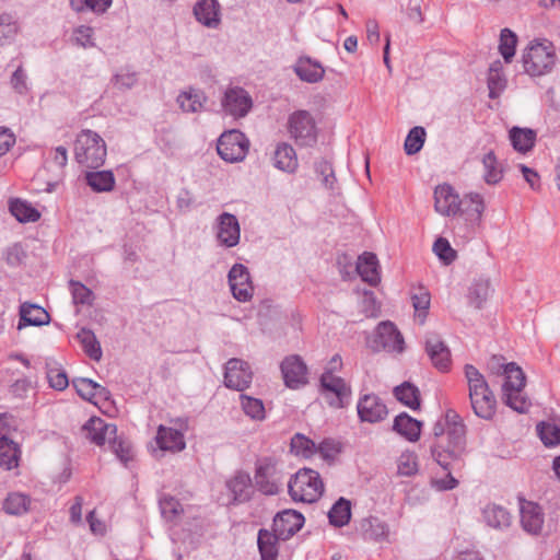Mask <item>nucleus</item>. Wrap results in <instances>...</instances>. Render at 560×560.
Here are the masks:
<instances>
[{
  "instance_id": "1",
  "label": "nucleus",
  "mask_w": 560,
  "mask_h": 560,
  "mask_svg": "<svg viewBox=\"0 0 560 560\" xmlns=\"http://www.w3.org/2000/svg\"><path fill=\"white\" fill-rule=\"evenodd\" d=\"M468 396L475 415L490 420L495 413L497 400L485 376L471 364L464 366Z\"/></svg>"
},
{
  "instance_id": "2",
  "label": "nucleus",
  "mask_w": 560,
  "mask_h": 560,
  "mask_svg": "<svg viewBox=\"0 0 560 560\" xmlns=\"http://www.w3.org/2000/svg\"><path fill=\"white\" fill-rule=\"evenodd\" d=\"M106 155V143L98 133L83 129L77 136L74 159L79 164L88 168H98L104 164Z\"/></svg>"
},
{
  "instance_id": "3",
  "label": "nucleus",
  "mask_w": 560,
  "mask_h": 560,
  "mask_svg": "<svg viewBox=\"0 0 560 560\" xmlns=\"http://www.w3.org/2000/svg\"><path fill=\"white\" fill-rule=\"evenodd\" d=\"M445 442L441 440L432 447L434 460L445 470H450V460L457 462L466 448L465 425L463 423L448 424Z\"/></svg>"
},
{
  "instance_id": "4",
  "label": "nucleus",
  "mask_w": 560,
  "mask_h": 560,
  "mask_svg": "<svg viewBox=\"0 0 560 560\" xmlns=\"http://www.w3.org/2000/svg\"><path fill=\"white\" fill-rule=\"evenodd\" d=\"M289 493L294 501L313 503L324 492L319 474L311 468L300 469L288 483Z\"/></svg>"
},
{
  "instance_id": "5",
  "label": "nucleus",
  "mask_w": 560,
  "mask_h": 560,
  "mask_svg": "<svg viewBox=\"0 0 560 560\" xmlns=\"http://www.w3.org/2000/svg\"><path fill=\"white\" fill-rule=\"evenodd\" d=\"M525 71L533 77L550 72L556 63L552 43L548 40L533 42L523 54Z\"/></svg>"
},
{
  "instance_id": "6",
  "label": "nucleus",
  "mask_w": 560,
  "mask_h": 560,
  "mask_svg": "<svg viewBox=\"0 0 560 560\" xmlns=\"http://www.w3.org/2000/svg\"><path fill=\"white\" fill-rule=\"evenodd\" d=\"M288 131L299 147L311 148L317 142L318 129L307 110H296L289 116Z\"/></svg>"
},
{
  "instance_id": "7",
  "label": "nucleus",
  "mask_w": 560,
  "mask_h": 560,
  "mask_svg": "<svg viewBox=\"0 0 560 560\" xmlns=\"http://www.w3.org/2000/svg\"><path fill=\"white\" fill-rule=\"evenodd\" d=\"M283 483V474L271 458H262L256 463L254 486L265 495H276Z\"/></svg>"
},
{
  "instance_id": "8",
  "label": "nucleus",
  "mask_w": 560,
  "mask_h": 560,
  "mask_svg": "<svg viewBox=\"0 0 560 560\" xmlns=\"http://www.w3.org/2000/svg\"><path fill=\"white\" fill-rule=\"evenodd\" d=\"M249 142L238 130L223 132L217 144L218 154L229 163L243 161L248 152Z\"/></svg>"
},
{
  "instance_id": "9",
  "label": "nucleus",
  "mask_w": 560,
  "mask_h": 560,
  "mask_svg": "<svg viewBox=\"0 0 560 560\" xmlns=\"http://www.w3.org/2000/svg\"><path fill=\"white\" fill-rule=\"evenodd\" d=\"M320 393L329 406L343 408L351 390L343 378L336 376L331 371H325L320 376Z\"/></svg>"
},
{
  "instance_id": "10",
  "label": "nucleus",
  "mask_w": 560,
  "mask_h": 560,
  "mask_svg": "<svg viewBox=\"0 0 560 560\" xmlns=\"http://www.w3.org/2000/svg\"><path fill=\"white\" fill-rule=\"evenodd\" d=\"M229 285L235 300L247 302L253 298L254 287L249 270L242 264H235L228 275Z\"/></svg>"
},
{
  "instance_id": "11",
  "label": "nucleus",
  "mask_w": 560,
  "mask_h": 560,
  "mask_svg": "<svg viewBox=\"0 0 560 560\" xmlns=\"http://www.w3.org/2000/svg\"><path fill=\"white\" fill-rule=\"evenodd\" d=\"M225 114L235 118L245 117L253 106L250 95L240 86L229 88L221 101Z\"/></svg>"
},
{
  "instance_id": "12",
  "label": "nucleus",
  "mask_w": 560,
  "mask_h": 560,
  "mask_svg": "<svg viewBox=\"0 0 560 560\" xmlns=\"http://www.w3.org/2000/svg\"><path fill=\"white\" fill-rule=\"evenodd\" d=\"M375 350H385L387 352L401 353L405 350V340L400 331L392 322H382L377 325L375 340Z\"/></svg>"
},
{
  "instance_id": "13",
  "label": "nucleus",
  "mask_w": 560,
  "mask_h": 560,
  "mask_svg": "<svg viewBox=\"0 0 560 560\" xmlns=\"http://www.w3.org/2000/svg\"><path fill=\"white\" fill-rule=\"evenodd\" d=\"M252 380L253 373L247 362L235 358L226 362L224 372L226 387L242 392L250 385Z\"/></svg>"
},
{
  "instance_id": "14",
  "label": "nucleus",
  "mask_w": 560,
  "mask_h": 560,
  "mask_svg": "<svg viewBox=\"0 0 560 560\" xmlns=\"http://www.w3.org/2000/svg\"><path fill=\"white\" fill-rule=\"evenodd\" d=\"M361 421L375 423L384 420L388 413L386 405L375 394L363 395L357 405Z\"/></svg>"
},
{
  "instance_id": "15",
  "label": "nucleus",
  "mask_w": 560,
  "mask_h": 560,
  "mask_svg": "<svg viewBox=\"0 0 560 560\" xmlns=\"http://www.w3.org/2000/svg\"><path fill=\"white\" fill-rule=\"evenodd\" d=\"M304 524V516L294 510H284L279 512L272 523V532L281 540H287L299 532Z\"/></svg>"
},
{
  "instance_id": "16",
  "label": "nucleus",
  "mask_w": 560,
  "mask_h": 560,
  "mask_svg": "<svg viewBox=\"0 0 560 560\" xmlns=\"http://www.w3.org/2000/svg\"><path fill=\"white\" fill-rule=\"evenodd\" d=\"M217 237L221 245L231 248L240 243L241 229L237 218L229 212L221 213L217 219Z\"/></svg>"
},
{
  "instance_id": "17",
  "label": "nucleus",
  "mask_w": 560,
  "mask_h": 560,
  "mask_svg": "<svg viewBox=\"0 0 560 560\" xmlns=\"http://www.w3.org/2000/svg\"><path fill=\"white\" fill-rule=\"evenodd\" d=\"M284 384L289 388H298L307 383V368L299 355L287 357L281 363Z\"/></svg>"
},
{
  "instance_id": "18",
  "label": "nucleus",
  "mask_w": 560,
  "mask_h": 560,
  "mask_svg": "<svg viewBox=\"0 0 560 560\" xmlns=\"http://www.w3.org/2000/svg\"><path fill=\"white\" fill-rule=\"evenodd\" d=\"M425 352L438 370L442 372L448 370L451 365V352L439 335L432 332L427 335Z\"/></svg>"
},
{
  "instance_id": "19",
  "label": "nucleus",
  "mask_w": 560,
  "mask_h": 560,
  "mask_svg": "<svg viewBox=\"0 0 560 560\" xmlns=\"http://www.w3.org/2000/svg\"><path fill=\"white\" fill-rule=\"evenodd\" d=\"M434 208L443 215H456L460 212V199L453 187L444 184L434 190Z\"/></svg>"
},
{
  "instance_id": "20",
  "label": "nucleus",
  "mask_w": 560,
  "mask_h": 560,
  "mask_svg": "<svg viewBox=\"0 0 560 560\" xmlns=\"http://www.w3.org/2000/svg\"><path fill=\"white\" fill-rule=\"evenodd\" d=\"M86 439L96 445H103L105 442H112L117 433V427L114 423H107L98 417H92L83 425Z\"/></svg>"
},
{
  "instance_id": "21",
  "label": "nucleus",
  "mask_w": 560,
  "mask_h": 560,
  "mask_svg": "<svg viewBox=\"0 0 560 560\" xmlns=\"http://www.w3.org/2000/svg\"><path fill=\"white\" fill-rule=\"evenodd\" d=\"M521 524L529 534H538L544 524V515L538 504L524 501L521 503Z\"/></svg>"
},
{
  "instance_id": "22",
  "label": "nucleus",
  "mask_w": 560,
  "mask_h": 560,
  "mask_svg": "<svg viewBox=\"0 0 560 560\" xmlns=\"http://www.w3.org/2000/svg\"><path fill=\"white\" fill-rule=\"evenodd\" d=\"M155 440L163 451L180 452L186 446L184 434L179 430L164 425L159 427Z\"/></svg>"
},
{
  "instance_id": "23",
  "label": "nucleus",
  "mask_w": 560,
  "mask_h": 560,
  "mask_svg": "<svg viewBox=\"0 0 560 560\" xmlns=\"http://www.w3.org/2000/svg\"><path fill=\"white\" fill-rule=\"evenodd\" d=\"M357 271L363 281L371 285H376L381 281L378 272V260L373 253H363L358 258Z\"/></svg>"
},
{
  "instance_id": "24",
  "label": "nucleus",
  "mask_w": 560,
  "mask_h": 560,
  "mask_svg": "<svg viewBox=\"0 0 560 560\" xmlns=\"http://www.w3.org/2000/svg\"><path fill=\"white\" fill-rule=\"evenodd\" d=\"M207 100L203 91L189 88L178 94L176 102L185 113H199L203 109Z\"/></svg>"
},
{
  "instance_id": "25",
  "label": "nucleus",
  "mask_w": 560,
  "mask_h": 560,
  "mask_svg": "<svg viewBox=\"0 0 560 560\" xmlns=\"http://www.w3.org/2000/svg\"><path fill=\"white\" fill-rule=\"evenodd\" d=\"M537 133L534 129L512 127L509 130V139L513 149L520 153H527L533 150Z\"/></svg>"
},
{
  "instance_id": "26",
  "label": "nucleus",
  "mask_w": 560,
  "mask_h": 560,
  "mask_svg": "<svg viewBox=\"0 0 560 560\" xmlns=\"http://www.w3.org/2000/svg\"><path fill=\"white\" fill-rule=\"evenodd\" d=\"M273 164L282 172H287L289 174L294 173L299 163L293 147L285 142L278 144L273 154Z\"/></svg>"
},
{
  "instance_id": "27",
  "label": "nucleus",
  "mask_w": 560,
  "mask_h": 560,
  "mask_svg": "<svg viewBox=\"0 0 560 560\" xmlns=\"http://www.w3.org/2000/svg\"><path fill=\"white\" fill-rule=\"evenodd\" d=\"M196 19L207 27L214 28L219 25V4L215 0H199L195 8Z\"/></svg>"
},
{
  "instance_id": "28",
  "label": "nucleus",
  "mask_w": 560,
  "mask_h": 560,
  "mask_svg": "<svg viewBox=\"0 0 560 560\" xmlns=\"http://www.w3.org/2000/svg\"><path fill=\"white\" fill-rule=\"evenodd\" d=\"M280 539L281 538L271 530L265 528L259 529L257 544L261 560H277Z\"/></svg>"
},
{
  "instance_id": "29",
  "label": "nucleus",
  "mask_w": 560,
  "mask_h": 560,
  "mask_svg": "<svg viewBox=\"0 0 560 560\" xmlns=\"http://www.w3.org/2000/svg\"><path fill=\"white\" fill-rule=\"evenodd\" d=\"M393 430L410 442H416L420 438L421 422L410 417L406 412L398 415L393 424Z\"/></svg>"
},
{
  "instance_id": "30",
  "label": "nucleus",
  "mask_w": 560,
  "mask_h": 560,
  "mask_svg": "<svg viewBox=\"0 0 560 560\" xmlns=\"http://www.w3.org/2000/svg\"><path fill=\"white\" fill-rule=\"evenodd\" d=\"M226 486L233 494V502L243 503L250 499L252 479L248 474L237 472Z\"/></svg>"
},
{
  "instance_id": "31",
  "label": "nucleus",
  "mask_w": 560,
  "mask_h": 560,
  "mask_svg": "<svg viewBox=\"0 0 560 560\" xmlns=\"http://www.w3.org/2000/svg\"><path fill=\"white\" fill-rule=\"evenodd\" d=\"M20 316L19 329H21L23 325H46L50 319L49 314L42 306L28 303L21 305Z\"/></svg>"
},
{
  "instance_id": "32",
  "label": "nucleus",
  "mask_w": 560,
  "mask_h": 560,
  "mask_svg": "<svg viewBox=\"0 0 560 560\" xmlns=\"http://www.w3.org/2000/svg\"><path fill=\"white\" fill-rule=\"evenodd\" d=\"M294 71L302 81L308 83H316L320 81L325 73L324 68L318 62L312 61L310 58L299 59L294 67Z\"/></svg>"
},
{
  "instance_id": "33",
  "label": "nucleus",
  "mask_w": 560,
  "mask_h": 560,
  "mask_svg": "<svg viewBox=\"0 0 560 560\" xmlns=\"http://www.w3.org/2000/svg\"><path fill=\"white\" fill-rule=\"evenodd\" d=\"M482 517L488 526L498 529L509 527L511 524L510 513L497 504H488L482 510Z\"/></svg>"
},
{
  "instance_id": "34",
  "label": "nucleus",
  "mask_w": 560,
  "mask_h": 560,
  "mask_svg": "<svg viewBox=\"0 0 560 560\" xmlns=\"http://www.w3.org/2000/svg\"><path fill=\"white\" fill-rule=\"evenodd\" d=\"M500 369H502V375L505 376V381L502 385V392L511 389H523L525 387V374L516 363H506L505 365H500Z\"/></svg>"
},
{
  "instance_id": "35",
  "label": "nucleus",
  "mask_w": 560,
  "mask_h": 560,
  "mask_svg": "<svg viewBox=\"0 0 560 560\" xmlns=\"http://www.w3.org/2000/svg\"><path fill=\"white\" fill-rule=\"evenodd\" d=\"M351 518V502L348 499L339 498L328 512L329 524L335 527L346 526Z\"/></svg>"
},
{
  "instance_id": "36",
  "label": "nucleus",
  "mask_w": 560,
  "mask_h": 560,
  "mask_svg": "<svg viewBox=\"0 0 560 560\" xmlns=\"http://www.w3.org/2000/svg\"><path fill=\"white\" fill-rule=\"evenodd\" d=\"M85 180L96 192L110 191L115 186V177L110 171L88 172Z\"/></svg>"
},
{
  "instance_id": "37",
  "label": "nucleus",
  "mask_w": 560,
  "mask_h": 560,
  "mask_svg": "<svg viewBox=\"0 0 560 560\" xmlns=\"http://www.w3.org/2000/svg\"><path fill=\"white\" fill-rule=\"evenodd\" d=\"M20 450L18 444L5 436L0 438V467L8 470L18 467Z\"/></svg>"
},
{
  "instance_id": "38",
  "label": "nucleus",
  "mask_w": 560,
  "mask_h": 560,
  "mask_svg": "<svg viewBox=\"0 0 560 560\" xmlns=\"http://www.w3.org/2000/svg\"><path fill=\"white\" fill-rule=\"evenodd\" d=\"M394 395L401 404L412 410L420 408V393L419 389L409 382H405L394 389Z\"/></svg>"
},
{
  "instance_id": "39",
  "label": "nucleus",
  "mask_w": 560,
  "mask_h": 560,
  "mask_svg": "<svg viewBox=\"0 0 560 560\" xmlns=\"http://www.w3.org/2000/svg\"><path fill=\"white\" fill-rule=\"evenodd\" d=\"M481 163L483 165V179L488 185H495L503 178V172L499 167L497 156L493 151L486 153Z\"/></svg>"
},
{
  "instance_id": "40",
  "label": "nucleus",
  "mask_w": 560,
  "mask_h": 560,
  "mask_svg": "<svg viewBox=\"0 0 560 560\" xmlns=\"http://www.w3.org/2000/svg\"><path fill=\"white\" fill-rule=\"evenodd\" d=\"M485 210L483 198L478 192H469L460 200V212L479 220Z\"/></svg>"
},
{
  "instance_id": "41",
  "label": "nucleus",
  "mask_w": 560,
  "mask_h": 560,
  "mask_svg": "<svg viewBox=\"0 0 560 560\" xmlns=\"http://www.w3.org/2000/svg\"><path fill=\"white\" fill-rule=\"evenodd\" d=\"M10 212L20 222H35L40 217L34 207L20 199L10 202Z\"/></svg>"
},
{
  "instance_id": "42",
  "label": "nucleus",
  "mask_w": 560,
  "mask_h": 560,
  "mask_svg": "<svg viewBox=\"0 0 560 560\" xmlns=\"http://www.w3.org/2000/svg\"><path fill=\"white\" fill-rule=\"evenodd\" d=\"M78 339L83 346L85 353L94 361L102 359V348L94 332L90 329L82 328L78 335Z\"/></svg>"
},
{
  "instance_id": "43",
  "label": "nucleus",
  "mask_w": 560,
  "mask_h": 560,
  "mask_svg": "<svg viewBox=\"0 0 560 560\" xmlns=\"http://www.w3.org/2000/svg\"><path fill=\"white\" fill-rule=\"evenodd\" d=\"M411 301L416 313V319L420 325H423L430 308L431 295L425 289L419 288L417 292L412 293Z\"/></svg>"
},
{
  "instance_id": "44",
  "label": "nucleus",
  "mask_w": 560,
  "mask_h": 560,
  "mask_svg": "<svg viewBox=\"0 0 560 560\" xmlns=\"http://www.w3.org/2000/svg\"><path fill=\"white\" fill-rule=\"evenodd\" d=\"M290 447L292 453L305 458H310L317 453V444L301 433L293 435Z\"/></svg>"
},
{
  "instance_id": "45",
  "label": "nucleus",
  "mask_w": 560,
  "mask_h": 560,
  "mask_svg": "<svg viewBox=\"0 0 560 560\" xmlns=\"http://www.w3.org/2000/svg\"><path fill=\"white\" fill-rule=\"evenodd\" d=\"M536 430L545 446L552 447L560 444V427L556 423L541 421Z\"/></svg>"
},
{
  "instance_id": "46",
  "label": "nucleus",
  "mask_w": 560,
  "mask_h": 560,
  "mask_svg": "<svg viewBox=\"0 0 560 560\" xmlns=\"http://www.w3.org/2000/svg\"><path fill=\"white\" fill-rule=\"evenodd\" d=\"M491 291L490 280L479 278L475 280L469 289V299L477 308H480L483 302L489 298Z\"/></svg>"
},
{
  "instance_id": "47",
  "label": "nucleus",
  "mask_w": 560,
  "mask_h": 560,
  "mask_svg": "<svg viewBox=\"0 0 560 560\" xmlns=\"http://www.w3.org/2000/svg\"><path fill=\"white\" fill-rule=\"evenodd\" d=\"M19 32L14 18L9 13L0 14V46L10 45Z\"/></svg>"
},
{
  "instance_id": "48",
  "label": "nucleus",
  "mask_w": 560,
  "mask_h": 560,
  "mask_svg": "<svg viewBox=\"0 0 560 560\" xmlns=\"http://www.w3.org/2000/svg\"><path fill=\"white\" fill-rule=\"evenodd\" d=\"M366 539L380 541L385 539L388 534V527L385 523L375 517L364 520L361 525Z\"/></svg>"
},
{
  "instance_id": "49",
  "label": "nucleus",
  "mask_w": 560,
  "mask_h": 560,
  "mask_svg": "<svg viewBox=\"0 0 560 560\" xmlns=\"http://www.w3.org/2000/svg\"><path fill=\"white\" fill-rule=\"evenodd\" d=\"M517 44V36L510 28H503L500 33L499 51L505 62H511Z\"/></svg>"
},
{
  "instance_id": "50",
  "label": "nucleus",
  "mask_w": 560,
  "mask_h": 560,
  "mask_svg": "<svg viewBox=\"0 0 560 560\" xmlns=\"http://www.w3.org/2000/svg\"><path fill=\"white\" fill-rule=\"evenodd\" d=\"M30 499L20 492L10 493L3 502V510L8 514L20 515L27 511Z\"/></svg>"
},
{
  "instance_id": "51",
  "label": "nucleus",
  "mask_w": 560,
  "mask_h": 560,
  "mask_svg": "<svg viewBox=\"0 0 560 560\" xmlns=\"http://www.w3.org/2000/svg\"><path fill=\"white\" fill-rule=\"evenodd\" d=\"M159 504L162 516L168 522L176 521L184 512L180 502L171 495L161 497Z\"/></svg>"
},
{
  "instance_id": "52",
  "label": "nucleus",
  "mask_w": 560,
  "mask_h": 560,
  "mask_svg": "<svg viewBox=\"0 0 560 560\" xmlns=\"http://www.w3.org/2000/svg\"><path fill=\"white\" fill-rule=\"evenodd\" d=\"M424 139L425 130L423 127L416 126L410 129L404 144L406 154L412 155L418 153L423 147Z\"/></svg>"
},
{
  "instance_id": "53",
  "label": "nucleus",
  "mask_w": 560,
  "mask_h": 560,
  "mask_svg": "<svg viewBox=\"0 0 560 560\" xmlns=\"http://www.w3.org/2000/svg\"><path fill=\"white\" fill-rule=\"evenodd\" d=\"M503 400L509 407L518 413L527 412L530 406L527 397L523 395V389L503 390Z\"/></svg>"
},
{
  "instance_id": "54",
  "label": "nucleus",
  "mask_w": 560,
  "mask_h": 560,
  "mask_svg": "<svg viewBox=\"0 0 560 560\" xmlns=\"http://www.w3.org/2000/svg\"><path fill=\"white\" fill-rule=\"evenodd\" d=\"M241 405L245 415L253 420H262L265 418V407L260 399L247 395H241Z\"/></svg>"
},
{
  "instance_id": "55",
  "label": "nucleus",
  "mask_w": 560,
  "mask_h": 560,
  "mask_svg": "<svg viewBox=\"0 0 560 560\" xmlns=\"http://www.w3.org/2000/svg\"><path fill=\"white\" fill-rule=\"evenodd\" d=\"M74 11L91 10L95 13H104L110 5L112 0H69Z\"/></svg>"
},
{
  "instance_id": "56",
  "label": "nucleus",
  "mask_w": 560,
  "mask_h": 560,
  "mask_svg": "<svg viewBox=\"0 0 560 560\" xmlns=\"http://www.w3.org/2000/svg\"><path fill=\"white\" fill-rule=\"evenodd\" d=\"M112 451L116 454L121 463L127 465L129 460L133 457L132 445L130 442L122 440L121 438L115 434V438L112 439V442H108Z\"/></svg>"
},
{
  "instance_id": "57",
  "label": "nucleus",
  "mask_w": 560,
  "mask_h": 560,
  "mask_svg": "<svg viewBox=\"0 0 560 560\" xmlns=\"http://www.w3.org/2000/svg\"><path fill=\"white\" fill-rule=\"evenodd\" d=\"M72 386L79 396L83 399L92 401L97 392V383L85 377H78L72 381Z\"/></svg>"
},
{
  "instance_id": "58",
  "label": "nucleus",
  "mask_w": 560,
  "mask_h": 560,
  "mask_svg": "<svg viewBox=\"0 0 560 560\" xmlns=\"http://www.w3.org/2000/svg\"><path fill=\"white\" fill-rule=\"evenodd\" d=\"M72 300L74 304L91 305L93 301V292L83 283L74 280L69 282Z\"/></svg>"
},
{
  "instance_id": "59",
  "label": "nucleus",
  "mask_w": 560,
  "mask_h": 560,
  "mask_svg": "<svg viewBox=\"0 0 560 560\" xmlns=\"http://www.w3.org/2000/svg\"><path fill=\"white\" fill-rule=\"evenodd\" d=\"M418 471L417 456L411 452L402 453L397 459V472L400 476H412Z\"/></svg>"
},
{
  "instance_id": "60",
  "label": "nucleus",
  "mask_w": 560,
  "mask_h": 560,
  "mask_svg": "<svg viewBox=\"0 0 560 560\" xmlns=\"http://www.w3.org/2000/svg\"><path fill=\"white\" fill-rule=\"evenodd\" d=\"M433 252L445 265L452 264L457 256L456 250L451 247L450 242L443 237H439L434 242Z\"/></svg>"
},
{
  "instance_id": "61",
  "label": "nucleus",
  "mask_w": 560,
  "mask_h": 560,
  "mask_svg": "<svg viewBox=\"0 0 560 560\" xmlns=\"http://www.w3.org/2000/svg\"><path fill=\"white\" fill-rule=\"evenodd\" d=\"M112 81L115 88L120 91L130 90L138 82V73L136 71H130L129 69H122L114 75Z\"/></svg>"
},
{
  "instance_id": "62",
  "label": "nucleus",
  "mask_w": 560,
  "mask_h": 560,
  "mask_svg": "<svg viewBox=\"0 0 560 560\" xmlns=\"http://www.w3.org/2000/svg\"><path fill=\"white\" fill-rule=\"evenodd\" d=\"M47 378L50 387L57 390H63L69 385V380L66 372L57 368H50L47 371Z\"/></svg>"
},
{
  "instance_id": "63",
  "label": "nucleus",
  "mask_w": 560,
  "mask_h": 560,
  "mask_svg": "<svg viewBox=\"0 0 560 560\" xmlns=\"http://www.w3.org/2000/svg\"><path fill=\"white\" fill-rule=\"evenodd\" d=\"M506 86V79L503 73H493L488 74V89H489V97L497 98L504 91Z\"/></svg>"
},
{
  "instance_id": "64",
  "label": "nucleus",
  "mask_w": 560,
  "mask_h": 560,
  "mask_svg": "<svg viewBox=\"0 0 560 560\" xmlns=\"http://www.w3.org/2000/svg\"><path fill=\"white\" fill-rule=\"evenodd\" d=\"M339 452V445L334 440H324L317 445V453L325 460H332Z\"/></svg>"
}]
</instances>
